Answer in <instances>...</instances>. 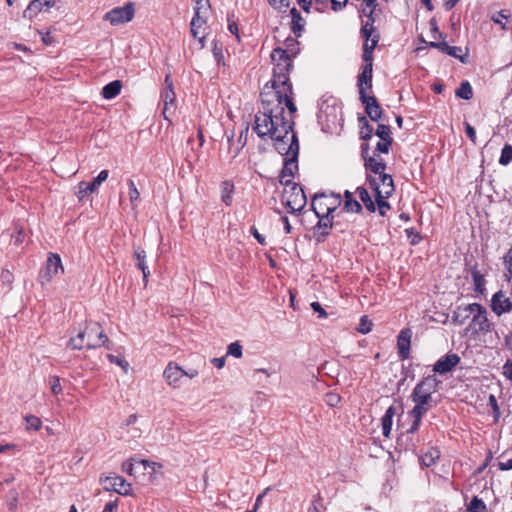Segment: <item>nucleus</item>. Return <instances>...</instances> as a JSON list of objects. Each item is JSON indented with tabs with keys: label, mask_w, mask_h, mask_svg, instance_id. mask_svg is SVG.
<instances>
[{
	"label": "nucleus",
	"mask_w": 512,
	"mask_h": 512,
	"mask_svg": "<svg viewBox=\"0 0 512 512\" xmlns=\"http://www.w3.org/2000/svg\"><path fill=\"white\" fill-rule=\"evenodd\" d=\"M372 326V321L368 318V316L364 315L360 318L357 331L361 334H367L372 330Z\"/></svg>",
	"instance_id": "49530a36"
},
{
	"label": "nucleus",
	"mask_w": 512,
	"mask_h": 512,
	"mask_svg": "<svg viewBox=\"0 0 512 512\" xmlns=\"http://www.w3.org/2000/svg\"><path fill=\"white\" fill-rule=\"evenodd\" d=\"M138 463L143 465L145 469L150 468L153 472H156L157 470L162 468V465L160 463L151 462L148 460H140Z\"/></svg>",
	"instance_id": "4d7b16f0"
},
{
	"label": "nucleus",
	"mask_w": 512,
	"mask_h": 512,
	"mask_svg": "<svg viewBox=\"0 0 512 512\" xmlns=\"http://www.w3.org/2000/svg\"><path fill=\"white\" fill-rule=\"evenodd\" d=\"M440 457V451L437 448L430 447L422 456V464L426 467L432 466L435 461Z\"/></svg>",
	"instance_id": "2f4dec72"
},
{
	"label": "nucleus",
	"mask_w": 512,
	"mask_h": 512,
	"mask_svg": "<svg viewBox=\"0 0 512 512\" xmlns=\"http://www.w3.org/2000/svg\"><path fill=\"white\" fill-rule=\"evenodd\" d=\"M373 63H364L362 72L358 75L357 86L360 98L367 96V89L372 87Z\"/></svg>",
	"instance_id": "4468645a"
},
{
	"label": "nucleus",
	"mask_w": 512,
	"mask_h": 512,
	"mask_svg": "<svg viewBox=\"0 0 512 512\" xmlns=\"http://www.w3.org/2000/svg\"><path fill=\"white\" fill-rule=\"evenodd\" d=\"M455 94L459 98L470 100L473 97V89L468 81H463Z\"/></svg>",
	"instance_id": "c9c22d12"
},
{
	"label": "nucleus",
	"mask_w": 512,
	"mask_h": 512,
	"mask_svg": "<svg viewBox=\"0 0 512 512\" xmlns=\"http://www.w3.org/2000/svg\"><path fill=\"white\" fill-rule=\"evenodd\" d=\"M298 158H285L284 165L279 175V181L285 187H289L293 184L295 172L298 170Z\"/></svg>",
	"instance_id": "2eb2a0df"
},
{
	"label": "nucleus",
	"mask_w": 512,
	"mask_h": 512,
	"mask_svg": "<svg viewBox=\"0 0 512 512\" xmlns=\"http://www.w3.org/2000/svg\"><path fill=\"white\" fill-rule=\"evenodd\" d=\"M437 49L441 52L448 54L451 57L458 58L462 63H465L464 57L461 55L462 49L458 46H450L446 42H441L437 45Z\"/></svg>",
	"instance_id": "c756f323"
},
{
	"label": "nucleus",
	"mask_w": 512,
	"mask_h": 512,
	"mask_svg": "<svg viewBox=\"0 0 512 512\" xmlns=\"http://www.w3.org/2000/svg\"><path fill=\"white\" fill-rule=\"evenodd\" d=\"M375 202L377 204V207H378V211H379V214L381 216H385L386 215V212L387 210L390 209V205L389 203L386 201V199L388 197H384V195H381V194H375Z\"/></svg>",
	"instance_id": "a18cd8bd"
},
{
	"label": "nucleus",
	"mask_w": 512,
	"mask_h": 512,
	"mask_svg": "<svg viewBox=\"0 0 512 512\" xmlns=\"http://www.w3.org/2000/svg\"><path fill=\"white\" fill-rule=\"evenodd\" d=\"M359 122L362 123L360 135L363 140L371 138L373 133V127L368 123L366 117L362 116L359 118Z\"/></svg>",
	"instance_id": "79ce46f5"
},
{
	"label": "nucleus",
	"mask_w": 512,
	"mask_h": 512,
	"mask_svg": "<svg viewBox=\"0 0 512 512\" xmlns=\"http://www.w3.org/2000/svg\"><path fill=\"white\" fill-rule=\"evenodd\" d=\"M361 102L365 105V111L372 121H378L382 115V109L374 96H365L360 98Z\"/></svg>",
	"instance_id": "b1692460"
},
{
	"label": "nucleus",
	"mask_w": 512,
	"mask_h": 512,
	"mask_svg": "<svg viewBox=\"0 0 512 512\" xmlns=\"http://www.w3.org/2000/svg\"><path fill=\"white\" fill-rule=\"evenodd\" d=\"M367 180L370 187L375 191V194H381L384 195V197H390L392 195L394 184L391 175L381 173L378 178L368 176Z\"/></svg>",
	"instance_id": "1a4fd4ad"
},
{
	"label": "nucleus",
	"mask_w": 512,
	"mask_h": 512,
	"mask_svg": "<svg viewBox=\"0 0 512 512\" xmlns=\"http://www.w3.org/2000/svg\"><path fill=\"white\" fill-rule=\"evenodd\" d=\"M261 101L263 110L257 114H268L271 109L278 108L281 110V118L283 121H293L292 114L297 110L293 102V89L292 84L279 85L276 87H269L267 83L261 92Z\"/></svg>",
	"instance_id": "f03ea898"
},
{
	"label": "nucleus",
	"mask_w": 512,
	"mask_h": 512,
	"mask_svg": "<svg viewBox=\"0 0 512 512\" xmlns=\"http://www.w3.org/2000/svg\"><path fill=\"white\" fill-rule=\"evenodd\" d=\"M412 331L409 328L400 331L397 337L398 355L401 360L409 357Z\"/></svg>",
	"instance_id": "a211bd4d"
},
{
	"label": "nucleus",
	"mask_w": 512,
	"mask_h": 512,
	"mask_svg": "<svg viewBox=\"0 0 512 512\" xmlns=\"http://www.w3.org/2000/svg\"><path fill=\"white\" fill-rule=\"evenodd\" d=\"M390 133V127L388 125L379 124L376 129V135L383 141H392Z\"/></svg>",
	"instance_id": "de8ad7c7"
},
{
	"label": "nucleus",
	"mask_w": 512,
	"mask_h": 512,
	"mask_svg": "<svg viewBox=\"0 0 512 512\" xmlns=\"http://www.w3.org/2000/svg\"><path fill=\"white\" fill-rule=\"evenodd\" d=\"M109 339L97 322L88 323L83 330H80L75 337H71L67 346L73 350L96 349L101 346L110 349Z\"/></svg>",
	"instance_id": "7ed1b4c3"
},
{
	"label": "nucleus",
	"mask_w": 512,
	"mask_h": 512,
	"mask_svg": "<svg viewBox=\"0 0 512 512\" xmlns=\"http://www.w3.org/2000/svg\"><path fill=\"white\" fill-rule=\"evenodd\" d=\"M227 355H231L235 358L242 357V346L238 342H233L229 344L227 348Z\"/></svg>",
	"instance_id": "8fccbe9b"
},
{
	"label": "nucleus",
	"mask_w": 512,
	"mask_h": 512,
	"mask_svg": "<svg viewBox=\"0 0 512 512\" xmlns=\"http://www.w3.org/2000/svg\"><path fill=\"white\" fill-rule=\"evenodd\" d=\"M161 99L163 101V111H162V114H163V117L166 119V120H170V117L174 114L175 112V99H176V95H175V92L173 89H164L163 92L161 93Z\"/></svg>",
	"instance_id": "5701e85b"
},
{
	"label": "nucleus",
	"mask_w": 512,
	"mask_h": 512,
	"mask_svg": "<svg viewBox=\"0 0 512 512\" xmlns=\"http://www.w3.org/2000/svg\"><path fill=\"white\" fill-rule=\"evenodd\" d=\"M331 9L335 12L341 11L348 3V0H330Z\"/></svg>",
	"instance_id": "bf43d9fd"
},
{
	"label": "nucleus",
	"mask_w": 512,
	"mask_h": 512,
	"mask_svg": "<svg viewBox=\"0 0 512 512\" xmlns=\"http://www.w3.org/2000/svg\"><path fill=\"white\" fill-rule=\"evenodd\" d=\"M64 272V268L62 266L61 258L58 254L50 253L45 268L40 272V280L41 283H47L52 280V278L59 273Z\"/></svg>",
	"instance_id": "9d476101"
},
{
	"label": "nucleus",
	"mask_w": 512,
	"mask_h": 512,
	"mask_svg": "<svg viewBox=\"0 0 512 512\" xmlns=\"http://www.w3.org/2000/svg\"><path fill=\"white\" fill-rule=\"evenodd\" d=\"M503 374L504 376L512 381V359L507 360L506 363L503 366Z\"/></svg>",
	"instance_id": "69168bd1"
},
{
	"label": "nucleus",
	"mask_w": 512,
	"mask_h": 512,
	"mask_svg": "<svg viewBox=\"0 0 512 512\" xmlns=\"http://www.w3.org/2000/svg\"><path fill=\"white\" fill-rule=\"evenodd\" d=\"M284 51H287V54L293 59L295 58L300 49H299V42L294 38H287L285 41V48H283Z\"/></svg>",
	"instance_id": "e433bc0d"
},
{
	"label": "nucleus",
	"mask_w": 512,
	"mask_h": 512,
	"mask_svg": "<svg viewBox=\"0 0 512 512\" xmlns=\"http://www.w3.org/2000/svg\"><path fill=\"white\" fill-rule=\"evenodd\" d=\"M107 358H108V360H109L111 363H115V364H117L118 366H120V367L124 370V372H125V373H127V372H128V369H129V363H128L126 360L121 359V358H119V357H117V356H115V355H113V354H108V355H107Z\"/></svg>",
	"instance_id": "864d4df0"
},
{
	"label": "nucleus",
	"mask_w": 512,
	"mask_h": 512,
	"mask_svg": "<svg viewBox=\"0 0 512 512\" xmlns=\"http://www.w3.org/2000/svg\"><path fill=\"white\" fill-rule=\"evenodd\" d=\"M311 308L313 309L314 312L318 313L319 318L327 317L326 311L323 309V307L321 306V304L319 302H312Z\"/></svg>",
	"instance_id": "e2e57ef3"
},
{
	"label": "nucleus",
	"mask_w": 512,
	"mask_h": 512,
	"mask_svg": "<svg viewBox=\"0 0 512 512\" xmlns=\"http://www.w3.org/2000/svg\"><path fill=\"white\" fill-rule=\"evenodd\" d=\"M318 223L315 226V230L319 231L320 236L317 238L318 241H321L322 238L326 237L329 234V230L333 226L332 217L330 215L317 216Z\"/></svg>",
	"instance_id": "cd10ccee"
},
{
	"label": "nucleus",
	"mask_w": 512,
	"mask_h": 512,
	"mask_svg": "<svg viewBox=\"0 0 512 512\" xmlns=\"http://www.w3.org/2000/svg\"><path fill=\"white\" fill-rule=\"evenodd\" d=\"M322 507L321 504V497L318 494L317 498L313 501L312 506L309 508L308 512H320V508Z\"/></svg>",
	"instance_id": "774afa93"
},
{
	"label": "nucleus",
	"mask_w": 512,
	"mask_h": 512,
	"mask_svg": "<svg viewBox=\"0 0 512 512\" xmlns=\"http://www.w3.org/2000/svg\"><path fill=\"white\" fill-rule=\"evenodd\" d=\"M345 196V204L344 208L348 212H360L362 210L361 204L353 198V195L350 191L346 190L344 193Z\"/></svg>",
	"instance_id": "473e14b6"
},
{
	"label": "nucleus",
	"mask_w": 512,
	"mask_h": 512,
	"mask_svg": "<svg viewBox=\"0 0 512 512\" xmlns=\"http://www.w3.org/2000/svg\"><path fill=\"white\" fill-rule=\"evenodd\" d=\"M508 18V15L505 14V11L504 10H501L497 13V15H494L492 16V20L497 23V24H500L502 29H505V24L503 23V19H507Z\"/></svg>",
	"instance_id": "680f3d73"
},
{
	"label": "nucleus",
	"mask_w": 512,
	"mask_h": 512,
	"mask_svg": "<svg viewBox=\"0 0 512 512\" xmlns=\"http://www.w3.org/2000/svg\"><path fill=\"white\" fill-rule=\"evenodd\" d=\"M234 191V185L229 181H224L221 184V199L227 205L232 203V194Z\"/></svg>",
	"instance_id": "72a5a7b5"
},
{
	"label": "nucleus",
	"mask_w": 512,
	"mask_h": 512,
	"mask_svg": "<svg viewBox=\"0 0 512 512\" xmlns=\"http://www.w3.org/2000/svg\"><path fill=\"white\" fill-rule=\"evenodd\" d=\"M486 511V504L482 499L474 496L467 506V512H484Z\"/></svg>",
	"instance_id": "ea45409f"
},
{
	"label": "nucleus",
	"mask_w": 512,
	"mask_h": 512,
	"mask_svg": "<svg viewBox=\"0 0 512 512\" xmlns=\"http://www.w3.org/2000/svg\"><path fill=\"white\" fill-rule=\"evenodd\" d=\"M290 13L292 16L291 30L293 31L294 34L300 36L304 27V20L301 17L300 12L296 8H292Z\"/></svg>",
	"instance_id": "7c9ffc66"
},
{
	"label": "nucleus",
	"mask_w": 512,
	"mask_h": 512,
	"mask_svg": "<svg viewBox=\"0 0 512 512\" xmlns=\"http://www.w3.org/2000/svg\"><path fill=\"white\" fill-rule=\"evenodd\" d=\"M368 145L362 146V156L365 160V167L374 174H381L386 168L384 160L378 155L367 156Z\"/></svg>",
	"instance_id": "dca6fc26"
},
{
	"label": "nucleus",
	"mask_w": 512,
	"mask_h": 512,
	"mask_svg": "<svg viewBox=\"0 0 512 512\" xmlns=\"http://www.w3.org/2000/svg\"><path fill=\"white\" fill-rule=\"evenodd\" d=\"M358 10L367 17V21L366 22H371V26H374V23H375V17H374V13L376 11V9H373L372 10V7L371 8H367V7H359Z\"/></svg>",
	"instance_id": "6e6d98bb"
},
{
	"label": "nucleus",
	"mask_w": 512,
	"mask_h": 512,
	"mask_svg": "<svg viewBox=\"0 0 512 512\" xmlns=\"http://www.w3.org/2000/svg\"><path fill=\"white\" fill-rule=\"evenodd\" d=\"M49 385L54 395H58L62 392V386L60 383V378L58 376H51L49 378Z\"/></svg>",
	"instance_id": "3c124183"
},
{
	"label": "nucleus",
	"mask_w": 512,
	"mask_h": 512,
	"mask_svg": "<svg viewBox=\"0 0 512 512\" xmlns=\"http://www.w3.org/2000/svg\"><path fill=\"white\" fill-rule=\"evenodd\" d=\"M134 258L136 266L140 269L146 267V253L140 246H134Z\"/></svg>",
	"instance_id": "c03bdc74"
},
{
	"label": "nucleus",
	"mask_w": 512,
	"mask_h": 512,
	"mask_svg": "<svg viewBox=\"0 0 512 512\" xmlns=\"http://www.w3.org/2000/svg\"><path fill=\"white\" fill-rule=\"evenodd\" d=\"M133 16V5L128 3L123 7H116L107 12L104 20L109 21L112 25H119L131 21Z\"/></svg>",
	"instance_id": "9b49d317"
},
{
	"label": "nucleus",
	"mask_w": 512,
	"mask_h": 512,
	"mask_svg": "<svg viewBox=\"0 0 512 512\" xmlns=\"http://www.w3.org/2000/svg\"><path fill=\"white\" fill-rule=\"evenodd\" d=\"M491 308L497 315H501L512 310V302L502 291H498L492 296Z\"/></svg>",
	"instance_id": "aec40b11"
},
{
	"label": "nucleus",
	"mask_w": 512,
	"mask_h": 512,
	"mask_svg": "<svg viewBox=\"0 0 512 512\" xmlns=\"http://www.w3.org/2000/svg\"><path fill=\"white\" fill-rule=\"evenodd\" d=\"M338 202L339 197L332 199L325 194H316L312 199L311 206L316 216L331 215Z\"/></svg>",
	"instance_id": "6e6552de"
},
{
	"label": "nucleus",
	"mask_w": 512,
	"mask_h": 512,
	"mask_svg": "<svg viewBox=\"0 0 512 512\" xmlns=\"http://www.w3.org/2000/svg\"><path fill=\"white\" fill-rule=\"evenodd\" d=\"M391 144L392 141H383L380 139L376 145V150L381 153H388Z\"/></svg>",
	"instance_id": "13d9d810"
},
{
	"label": "nucleus",
	"mask_w": 512,
	"mask_h": 512,
	"mask_svg": "<svg viewBox=\"0 0 512 512\" xmlns=\"http://www.w3.org/2000/svg\"><path fill=\"white\" fill-rule=\"evenodd\" d=\"M459 362L460 357L457 354H446L435 363L433 371L439 374H445L451 371Z\"/></svg>",
	"instance_id": "6ab92c4d"
},
{
	"label": "nucleus",
	"mask_w": 512,
	"mask_h": 512,
	"mask_svg": "<svg viewBox=\"0 0 512 512\" xmlns=\"http://www.w3.org/2000/svg\"><path fill=\"white\" fill-rule=\"evenodd\" d=\"M357 192L366 209L370 212H374L376 209L375 202L372 200L368 191L363 187H358Z\"/></svg>",
	"instance_id": "f704fd0d"
},
{
	"label": "nucleus",
	"mask_w": 512,
	"mask_h": 512,
	"mask_svg": "<svg viewBox=\"0 0 512 512\" xmlns=\"http://www.w3.org/2000/svg\"><path fill=\"white\" fill-rule=\"evenodd\" d=\"M361 36L364 38V40L370 41V39L377 34L375 31L374 26H371V22H366L362 25L361 28Z\"/></svg>",
	"instance_id": "09e8293b"
},
{
	"label": "nucleus",
	"mask_w": 512,
	"mask_h": 512,
	"mask_svg": "<svg viewBox=\"0 0 512 512\" xmlns=\"http://www.w3.org/2000/svg\"><path fill=\"white\" fill-rule=\"evenodd\" d=\"M16 230H17L16 235L9 234V233H3L0 237V239L5 240L7 238H10L11 244H13L16 247L20 246L24 240V232H23L22 228L18 229L16 227Z\"/></svg>",
	"instance_id": "4c0bfd02"
},
{
	"label": "nucleus",
	"mask_w": 512,
	"mask_h": 512,
	"mask_svg": "<svg viewBox=\"0 0 512 512\" xmlns=\"http://www.w3.org/2000/svg\"><path fill=\"white\" fill-rule=\"evenodd\" d=\"M121 88L122 83L120 80L112 81L103 87L102 96L105 99H113L120 93Z\"/></svg>",
	"instance_id": "c85d7f7f"
},
{
	"label": "nucleus",
	"mask_w": 512,
	"mask_h": 512,
	"mask_svg": "<svg viewBox=\"0 0 512 512\" xmlns=\"http://www.w3.org/2000/svg\"><path fill=\"white\" fill-rule=\"evenodd\" d=\"M127 183H128V188H129V193H128L129 199H130L132 208L134 209L137 206V201L140 198V193L132 179H128Z\"/></svg>",
	"instance_id": "a19ab883"
},
{
	"label": "nucleus",
	"mask_w": 512,
	"mask_h": 512,
	"mask_svg": "<svg viewBox=\"0 0 512 512\" xmlns=\"http://www.w3.org/2000/svg\"><path fill=\"white\" fill-rule=\"evenodd\" d=\"M55 3V0H33L24 11V17L33 18L44 8L48 10Z\"/></svg>",
	"instance_id": "393cba45"
},
{
	"label": "nucleus",
	"mask_w": 512,
	"mask_h": 512,
	"mask_svg": "<svg viewBox=\"0 0 512 512\" xmlns=\"http://www.w3.org/2000/svg\"><path fill=\"white\" fill-rule=\"evenodd\" d=\"M380 39L379 34H375L371 39V43L369 41L365 40V43L363 45V54L362 59L364 63H373V51L375 47L377 46Z\"/></svg>",
	"instance_id": "bb28decb"
},
{
	"label": "nucleus",
	"mask_w": 512,
	"mask_h": 512,
	"mask_svg": "<svg viewBox=\"0 0 512 512\" xmlns=\"http://www.w3.org/2000/svg\"><path fill=\"white\" fill-rule=\"evenodd\" d=\"M202 7H195V15L191 21V34L194 38L198 39L201 47H204L205 35L200 32V29L206 23V20L201 16Z\"/></svg>",
	"instance_id": "4be33fe9"
},
{
	"label": "nucleus",
	"mask_w": 512,
	"mask_h": 512,
	"mask_svg": "<svg viewBox=\"0 0 512 512\" xmlns=\"http://www.w3.org/2000/svg\"><path fill=\"white\" fill-rule=\"evenodd\" d=\"M25 420L29 429L38 430L41 427V420L36 416H26Z\"/></svg>",
	"instance_id": "5fc2aeb1"
},
{
	"label": "nucleus",
	"mask_w": 512,
	"mask_h": 512,
	"mask_svg": "<svg viewBox=\"0 0 512 512\" xmlns=\"http://www.w3.org/2000/svg\"><path fill=\"white\" fill-rule=\"evenodd\" d=\"M271 59L274 63V69L269 87L290 84L288 74L293 68V59L287 54V51H284L281 47H276L271 53Z\"/></svg>",
	"instance_id": "39448f33"
},
{
	"label": "nucleus",
	"mask_w": 512,
	"mask_h": 512,
	"mask_svg": "<svg viewBox=\"0 0 512 512\" xmlns=\"http://www.w3.org/2000/svg\"><path fill=\"white\" fill-rule=\"evenodd\" d=\"M269 4L278 10L288 7V0H268Z\"/></svg>",
	"instance_id": "0e129e2a"
},
{
	"label": "nucleus",
	"mask_w": 512,
	"mask_h": 512,
	"mask_svg": "<svg viewBox=\"0 0 512 512\" xmlns=\"http://www.w3.org/2000/svg\"><path fill=\"white\" fill-rule=\"evenodd\" d=\"M468 313H473L474 315L466 330L471 331V334L474 337L485 335L491 331L492 324L487 317V311L479 303H472L466 305L465 307H458L454 312V321L462 324L464 319L468 317Z\"/></svg>",
	"instance_id": "20e7f679"
},
{
	"label": "nucleus",
	"mask_w": 512,
	"mask_h": 512,
	"mask_svg": "<svg viewBox=\"0 0 512 512\" xmlns=\"http://www.w3.org/2000/svg\"><path fill=\"white\" fill-rule=\"evenodd\" d=\"M101 481L103 482L104 489L107 491H114L124 496L131 494V485L119 475L107 476L101 479Z\"/></svg>",
	"instance_id": "ddd939ff"
},
{
	"label": "nucleus",
	"mask_w": 512,
	"mask_h": 512,
	"mask_svg": "<svg viewBox=\"0 0 512 512\" xmlns=\"http://www.w3.org/2000/svg\"><path fill=\"white\" fill-rule=\"evenodd\" d=\"M466 270L470 273L472 281L474 283V291L477 294L484 295L485 289V275L479 270L478 264L466 265Z\"/></svg>",
	"instance_id": "412c9836"
},
{
	"label": "nucleus",
	"mask_w": 512,
	"mask_h": 512,
	"mask_svg": "<svg viewBox=\"0 0 512 512\" xmlns=\"http://www.w3.org/2000/svg\"><path fill=\"white\" fill-rule=\"evenodd\" d=\"M431 407L430 404H420L415 403L414 408L411 410L410 414L413 418L417 420H421L423 415L427 413L429 408Z\"/></svg>",
	"instance_id": "37998d69"
},
{
	"label": "nucleus",
	"mask_w": 512,
	"mask_h": 512,
	"mask_svg": "<svg viewBox=\"0 0 512 512\" xmlns=\"http://www.w3.org/2000/svg\"><path fill=\"white\" fill-rule=\"evenodd\" d=\"M324 400L328 406L335 407L340 403L341 398L337 393L328 392L325 394Z\"/></svg>",
	"instance_id": "603ef678"
},
{
	"label": "nucleus",
	"mask_w": 512,
	"mask_h": 512,
	"mask_svg": "<svg viewBox=\"0 0 512 512\" xmlns=\"http://www.w3.org/2000/svg\"><path fill=\"white\" fill-rule=\"evenodd\" d=\"M511 162H512V145L505 144L501 150L499 164L502 166H507Z\"/></svg>",
	"instance_id": "58836bf2"
},
{
	"label": "nucleus",
	"mask_w": 512,
	"mask_h": 512,
	"mask_svg": "<svg viewBox=\"0 0 512 512\" xmlns=\"http://www.w3.org/2000/svg\"><path fill=\"white\" fill-rule=\"evenodd\" d=\"M268 114H256L253 130L260 138L269 136L274 148L285 158H298L299 143L293 131L294 121H283L281 110L275 108Z\"/></svg>",
	"instance_id": "f257e3e1"
},
{
	"label": "nucleus",
	"mask_w": 512,
	"mask_h": 512,
	"mask_svg": "<svg viewBox=\"0 0 512 512\" xmlns=\"http://www.w3.org/2000/svg\"><path fill=\"white\" fill-rule=\"evenodd\" d=\"M396 414V408L394 406L388 407L384 416L381 419L382 434L389 438L392 429L393 418Z\"/></svg>",
	"instance_id": "a878e982"
},
{
	"label": "nucleus",
	"mask_w": 512,
	"mask_h": 512,
	"mask_svg": "<svg viewBox=\"0 0 512 512\" xmlns=\"http://www.w3.org/2000/svg\"><path fill=\"white\" fill-rule=\"evenodd\" d=\"M108 175H109L108 170H102L91 183L81 181L76 187L77 190H76L75 194H76L77 198L80 201H82L85 196L94 193L98 189V187L104 181L107 180Z\"/></svg>",
	"instance_id": "f8f14e48"
},
{
	"label": "nucleus",
	"mask_w": 512,
	"mask_h": 512,
	"mask_svg": "<svg viewBox=\"0 0 512 512\" xmlns=\"http://www.w3.org/2000/svg\"><path fill=\"white\" fill-rule=\"evenodd\" d=\"M437 380L433 376H428L419 382L411 395L414 403L430 404L432 401V393L436 391Z\"/></svg>",
	"instance_id": "0eeeda50"
},
{
	"label": "nucleus",
	"mask_w": 512,
	"mask_h": 512,
	"mask_svg": "<svg viewBox=\"0 0 512 512\" xmlns=\"http://www.w3.org/2000/svg\"><path fill=\"white\" fill-rule=\"evenodd\" d=\"M465 132L469 139L476 144V131L475 129L468 123L464 122Z\"/></svg>",
	"instance_id": "052dcab7"
},
{
	"label": "nucleus",
	"mask_w": 512,
	"mask_h": 512,
	"mask_svg": "<svg viewBox=\"0 0 512 512\" xmlns=\"http://www.w3.org/2000/svg\"><path fill=\"white\" fill-rule=\"evenodd\" d=\"M329 0H313L314 9L317 12H323L328 6Z\"/></svg>",
	"instance_id": "338daca9"
},
{
	"label": "nucleus",
	"mask_w": 512,
	"mask_h": 512,
	"mask_svg": "<svg viewBox=\"0 0 512 512\" xmlns=\"http://www.w3.org/2000/svg\"><path fill=\"white\" fill-rule=\"evenodd\" d=\"M163 377L168 385L177 388L180 386V380L184 377V369L173 362H169L166 366Z\"/></svg>",
	"instance_id": "f3484780"
},
{
	"label": "nucleus",
	"mask_w": 512,
	"mask_h": 512,
	"mask_svg": "<svg viewBox=\"0 0 512 512\" xmlns=\"http://www.w3.org/2000/svg\"><path fill=\"white\" fill-rule=\"evenodd\" d=\"M306 202V195L299 184L293 183L291 186L284 188L282 203L289 213H299L305 207Z\"/></svg>",
	"instance_id": "423d86ee"
}]
</instances>
